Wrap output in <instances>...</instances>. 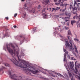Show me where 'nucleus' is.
<instances>
[{
	"label": "nucleus",
	"instance_id": "obj_25",
	"mask_svg": "<svg viewBox=\"0 0 80 80\" xmlns=\"http://www.w3.org/2000/svg\"><path fill=\"white\" fill-rule=\"evenodd\" d=\"M21 55V56L23 57V56H25V54H24L23 52H22Z\"/></svg>",
	"mask_w": 80,
	"mask_h": 80
},
{
	"label": "nucleus",
	"instance_id": "obj_53",
	"mask_svg": "<svg viewBox=\"0 0 80 80\" xmlns=\"http://www.w3.org/2000/svg\"><path fill=\"white\" fill-rule=\"evenodd\" d=\"M65 1H67V0H65Z\"/></svg>",
	"mask_w": 80,
	"mask_h": 80
},
{
	"label": "nucleus",
	"instance_id": "obj_1",
	"mask_svg": "<svg viewBox=\"0 0 80 80\" xmlns=\"http://www.w3.org/2000/svg\"><path fill=\"white\" fill-rule=\"evenodd\" d=\"M11 47L13 49L14 53L13 52V51L10 48V45H7V49L10 53L12 55H16L18 58L19 61H18L17 59H16V58H15L13 56H12L14 59H13L12 61L16 65L20 67V68H23V70L25 72V73L29 75H31V73H33V74H36V73H38L39 72V71L37 70H35L34 71L29 69L28 68H30L29 67L30 66L28 65V64L25 63V61L22 60H20L19 59V57H18V56L19 52L16 51L15 47L13 45H11Z\"/></svg>",
	"mask_w": 80,
	"mask_h": 80
},
{
	"label": "nucleus",
	"instance_id": "obj_14",
	"mask_svg": "<svg viewBox=\"0 0 80 80\" xmlns=\"http://www.w3.org/2000/svg\"><path fill=\"white\" fill-rule=\"evenodd\" d=\"M68 72L69 74L70 77H72V73H71V72H70V71H69V70H68Z\"/></svg>",
	"mask_w": 80,
	"mask_h": 80
},
{
	"label": "nucleus",
	"instance_id": "obj_48",
	"mask_svg": "<svg viewBox=\"0 0 80 80\" xmlns=\"http://www.w3.org/2000/svg\"><path fill=\"white\" fill-rule=\"evenodd\" d=\"M58 10H60V9H58Z\"/></svg>",
	"mask_w": 80,
	"mask_h": 80
},
{
	"label": "nucleus",
	"instance_id": "obj_46",
	"mask_svg": "<svg viewBox=\"0 0 80 80\" xmlns=\"http://www.w3.org/2000/svg\"><path fill=\"white\" fill-rule=\"evenodd\" d=\"M75 70H76L75 69ZM74 71L75 72V73H77V72H78V71L77 72H76V71Z\"/></svg>",
	"mask_w": 80,
	"mask_h": 80
},
{
	"label": "nucleus",
	"instance_id": "obj_16",
	"mask_svg": "<svg viewBox=\"0 0 80 80\" xmlns=\"http://www.w3.org/2000/svg\"><path fill=\"white\" fill-rule=\"evenodd\" d=\"M75 22H76L75 21H72L71 22L72 25H73V23H75Z\"/></svg>",
	"mask_w": 80,
	"mask_h": 80
},
{
	"label": "nucleus",
	"instance_id": "obj_31",
	"mask_svg": "<svg viewBox=\"0 0 80 80\" xmlns=\"http://www.w3.org/2000/svg\"><path fill=\"white\" fill-rule=\"evenodd\" d=\"M24 8H26V7H27V4H25L24 5Z\"/></svg>",
	"mask_w": 80,
	"mask_h": 80
},
{
	"label": "nucleus",
	"instance_id": "obj_17",
	"mask_svg": "<svg viewBox=\"0 0 80 80\" xmlns=\"http://www.w3.org/2000/svg\"><path fill=\"white\" fill-rule=\"evenodd\" d=\"M47 10H49V11L51 10V8H50L48 7V6H47Z\"/></svg>",
	"mask_w": 80,
	"mask_h": 80
},
{
	"label": "nucleus",
	"instance_id": "obj_33",
	"mask_svg": "<svg viewBox=\"0 0 80 80\" xmlns=\"http://www.w3.org/2000/svg\"><path fill=\"white\" fill-rule=\"evenodd\" d=\"M46 9H47V8H44L42 10V12H44V11H45V10H46Z\"/></svg>",
	"mask_w": 80,
	"mask_h": 80
},
{
	"label": "nucleus",
	"instance_id": "obj_27",
	"mask_svg": "<svg viewBox=\"0 0 80 80\" xmlns=\"http://www.w3.org/2000/svg\"><path fill=\"white\" fill-rule=\"evenodd\" d=\"M50 75H51V76H52V77H55V75L53 74H51Z\"/></svg>",
	"mask_w": 80,
	"mask_h": 80
},
{
	"label": "nucleus",
	"instance_id": "obj_4",
	"mask_svg": "<svg viewBox=\"0 0 80 80\" xmlns=\"http://www.w3.org/2000/svg\"><path fill=\"white\" fill-rule=\"evenodd\" d=\"M68 38L69 40V43L71 45V46H70L71 47H72V44H73V41L72 39V38H71V37L70 36H68Z\"/></svg>",
	"mask_w": 80,
	"mask_h": 80
},
{
	"label": "nucleus",
	"instance_id": "obj_50",
	"mask_svg": "<svg viewBox=\"0 0 80 80\" xmlns=\"http://www.w3.org/2000/svg\"><path fill=\"white\" fill-rule=\"evenodd\" d=\"M74 48H72V50H74Z\"/></svg>",
	"mask_w": 80,
	"mask_h": 80
},
{
	"label": "nucleus",
	"instance_id": "obj_54",
	"mask_svg": "<svg viewBox=\"0 0 80 80\" xmlns=\"http://www.w3.org/2000/svg\"><path fill=\"white\" fill-rule=\"evenodd\" d=\"M71 49H72L70 48V50H71Z\"/></svg>",
	"mask_w": 80,
	"mask_h": 80
},
{
	"label": "nucleus",
	"instance_id": "obj_2",
	"mask_svg": "<svg viewBox=\"0 0 80 80\" xmlns=\"http://www.w3.org/2000/svg\"><path fill=\"white\" fill-rule=\"evenodd\" d=\"M54 2H56V5H58V4H60V5L62 7H63L64 5L63 4V2H62L61 0H54ZM61 3V4H60Z\"/></svg>",
	"mask_w": 80,
	"mask_h": 80
},
{
	"label": "nucleus",
	"instance_id": "obj_47",
	"mask_svg": "<svg viewBox=\"0 0 80 80\" xmlns=\"http://www.w3.org/2000/svg\"><path fill=\"white\" fill-rule=\"evenodd\" d=\"M5 36H7V34H5Z\"/></svg>",
	"mask_w": 80,
	"mask_h": 80
},
{
	"label": "nucleus",
	"instance_id": "obj_52",
	"mask_svg": "<svg viewBox=\"0 0 80 80\" xmlns=\"http://www.w3.org/2000/svg\"><path fill=\"white\" fill-rule=\"evenodd\" d=\"M71 80H73V79H72L71 78Z\"/></svg>",
	"mask_w": 80,
	"mask_h": 80
},
{
	"label": "nucleus",
	"instance_id": "obj_56",
	"mask_svg": "<svg viewBox=\"0 0 80 80\" xmlns=\"http://www.w3.org/2000/svg\"><path fill=\"white\" fill-rule=\"evenodd\" d=\"M37 12H38V11H37Z\"/></svg>",
	"mask_w": 80,
	"mask_h": 80
},
{
	"label": "nucleus",
	"instance_id": "obj_10",
	"mask_svg": "<svg viewBox=\"0 0 80 80\" xmlns=\"http://www.w3.org/2000/svg\"><path fill=\"white\" fill-rule=\"evenodd\" d=\"M65 10H66V8H65L64 9H60V12H62V13L63 12H65Z\"/></svg>",
	"mask_w": 80,
	"mask_h": 80
},
{
	"label": "nucleus",
	"instance_id": "obj_24",
	"mask_svg": "<svg viewBox=\"0 0 80 80\" xmlns=\"http://www.w3.org/2000/svg\"><path fill=\"white\" fill-rule=\"evenodd\" d=\"M4 65L6 67H9V64H8V63H5L4 64Z\"/></svg>",
	"mask_w": 80,
	"mask_h": 80
},
{
	"label": "nucleus",
	"instance_id": "obj_51",
	"mask_svg": "<svg viewBox=\"0 0 80 80\" xmlns=\"http://www.w3.org/2000/svg\"><path fill=\"white\" fill-rule=\"evenodd\" d=\"M78 4H79V5L80 4V3H78Z\"/></svg>",
	"mask_w": 80,
	"mask_h": 80
},
{
	"label": "nucleus",
	"instance_id": "obj_35",
	"mask_svg": "<svg viewBox=\"0 0 80 80\" xmlns=\"http://www.w3.org/2000/svg\"><path fill=\"white\" fill-rule=\"evenodd\" d=\"M61 37V38H62L63 39V36H62L61 35H59Z\"/></svg>",
	"mask_w": 80,
	"mask_h": 80
},
{
	"label": "nucleus",
	"instance_id": "obj_9",
	"mask_svg": "<svg viewBox=\"0 0 80 80\" xmlns=\"http://www.w3.org/2000/svg\"><path fill=\"white\" fill-rule=\"evenodd\" d=\"M56 75H58V76H59L60 77H63L64 78H65V77L63 76L60 73H56Z\"/></svg>",
	"mask_w": 80,
	"mask_h": 80
},
{
	"label": "nucleus",
	"instance_id": "obj_37",
	"mask_svg": "<svg viewBox=\"0 0 80 80\" xmlns=\"http://www.w3.org/2000/svg\"><path fill=\"white\" fill-rule=\"evenodd\" d=\"M5 18H6V20H8V17H6Z\"/></svg>",
	"mask_w": 80,
	"mask_h": 80
},
{
	"label": "nucleus",
	"instance_id": "obj_29",
	"mask_svg": "<svg viewBox=\"0 0 80 80\" xmlns=\"http://www.w3.org/2000/svg\"><path fill=\"white\" fill-rule=\"evenodd\" d=\"M65 28L66 30H68V29H69V28H68V27H67L66 26L65 27Z\"/></svg>",
	"mask_w": 80,
	"mask_h": 80
},
{
	"label": "nucleus",
	"instance_id": "obj_28",
	"mask_svg": "<svg viewBox=\"0 0 80 80\" xmlns=\"http://www.w3.org/2000/svg\"><path fill=\"white\" fill-rule=\"evenodd\" d=\"M74 40L76 41V42H78L79 40L77 38H74Z\"/></svg>",
	"mask_w": 80,
	"mask_h": 80
},
{
	"label": "nucleus",
	"instance_id": "obj_43",
	"mask_svg": "<svg viewBox=\"0 0 80 80\" xmlns=\"http://www.w3.org/2000/svg\"><path fill=\"white\" fill-rule=\"evenodd\" d=\"M70 15H71V13H69V17H70Z\"/></svg>",
	"mask_w": 80,
	"mask_h": 80
},
{
	"label": "nucleus",
	"instance_id": "obj_39",
	"mask_svg": "<svg viewBox=\"0 0 80 80\" xmlns=\"http://www.w3.org/2000/svg\"><path fill=\"white\" fill-rule=\"evenodd\" d=\"M67 4H66L65 5V8H66V7H67Z\"/></svg>",
	"mask_w": 80,
	"mask_h": 80
},
{
	"label": "nucleus",
	"instance_id": "obj_32",
	"mask_svg": "<svg viewBox=\"0 0 80 80\" xmlns=\"http://www.w3.org/2000/svg\"><path fill=\"white\" fill-rule=\"evenodd\" d=\"M41 7V6H40V5H39L38 6V9H40V7Z\"/></svg>",
	"mask_w": 80,
	"mask_h": 80
},
{
	"label": "nucleus",
	"instance_id": "obj_44",
	"mask_svg": "<svg viewBox=\"0 0 80 80\" xmlns=\"http://www.w3.org/2000/svg\"><path fill=\"white\" fill-rule=\"evenodd\" d=\"M61 23H65V22H61Z\"/></svg>",
	"mask_w": 80,
	"mask_h": 80
},
{
	"label": "nucleus",
	"instance_id": "obj_3",
	"mask_svg": "<svg viewBox=\"0 0 80 80\" xmlns=\"http://www.w3.org/2000/svg\"><path fill=\"white\" fill-rule=\"evenodd\" d=\"M65 20V22L66 23V24L68 26H69V24L70 23V20H69V18L66 17L65 18H64Z\"/></svg>",
	"mask_w": 80,
	"mask_h": 80
},
{
	"label": "nucleus",
	"instance_id": "obj_22",
	"mask_svg": "<svg viewBox=\"0 0 80 80\" xmlns=\"http://www.w3.org/2000/svg\"><path fill=\"white\" fill-rule=\"evenodd\" d=\"M64 52H65V53H66V54H68V51H67L66 50L64 49Z\"/></svg>",
	"mask_w": 80,
	"mask_h": 80
},
{
	"label": "nucleus",
	"instance_id": "obj_42",
	"mask_svg": "<svg viewBox=\"0 0 80 80\" xmlns=\"http://www.w3.org/2000/svg\"><path fill=\"white\" fill-rule=\"evenodd\" d=\"M72 13H73V14H77V13H76L75 12H73Z\"/></svg>",
	"mask_w": 80,
	"mask_h": 80
},
{
	"label": "nucleus",
	"instance_id": "obj_6",
	"mask_svg": "<svg viewBox=\"0 0 80 80\" xmlns=\"http://www.w3.org/2000/svg\"><path fill=\"white\" fill-rule=\"evenodd\" d=\"M74 51L76 52L77 53H78V50H77V46H75V45H74Z\"/></svg>",
	"mask_w": 80,
	"mask_h": 80
},
{
	"label": "nucleus",
	"instance_id": "obj_13",
	"mask_svg": "<svg viewBox=\"0 0 80 80\" xmlns=\"http://www.w3.org/2000/svg\"><path fill=\"white\" fill-rule=\"evenodd\" d=\"M77 62H75V69L76 70V72H77V68H76V67H77Z\"/></svg>",
	"mask_w": 80,
	"mask_h": 80
},
{
	"label": "nucleus",
	"instance_id": "obj_49",
	"mask_svg": "<svg viewBox=\"0 0 80 80\" xmlns=\"http://www.w3.org/2000/svg\"><path fill=\"white\" fill-rule=\"evenodd\" d=\"M24 16H25L26 14H24Z\"/></svg>",
	"mask_w": 80,
	"mask_h": 80
},
{
	"label": "nucleus",
	"instance_id": "obj_18",
	"mask_svg": "<svg viewBox=\"0 0 80 80\" xmlns=\"http://www.w3.org/2000/svg\"><path fill=\"white\" fill-rule=\"evenodd\" d=\"M67 12L65 11V13H64L62 14V15H67Z\"/></svg>",
	"mask_w": 80,
	"mask_h": 80
},
{
	"label": "nucleus",
	"instance_id": "obj_12",
	"mask_svg": "<svg viewBox=\"0 0 80 80\" xmlns=\"http://www.w3.org/2000/svg\"><path fill=\"white\" fill-rule=\"evenodd\" d=\"M6 69V68L3 67H2V68L0 69V72H2V71H3V70H5Z\"/></svg>",
	"mask_w": 80,
	"mask_h": 80
},
{
	"label": "nucleus",
	"instance_id": "obj_8",
	"mask_svg": "<svg viewBox=\"0 0 80 80\" xmlns=\"http://www.w3.org/2000/svg\"><path fill=\"white\" fill-rule=\"evenodd\" d=\"M70 47V44H69V43L68 42L66 41V47Z\"/></svg>",
	"mask_w": 80,
	"mask_h": 80
},
{
	"label": "nucleus",
	"instance_id": "obj_21",
	"mask_svg": "<svg viewBox=\"0 0 80 80\" xmlns=\"http://www.w3.org/2000/svg\"><path fill=\"white\" fill-rule=\"evenodd\" d=\"M68 35H71V32L69 30L68 31Z\"/></svg>",
	"mask_w": 80,
	"mask_h": 80
},
{
	"label": "nucleus",
	"instance_id": "obj_26",
	"mask_svg": "<svg viewBox=\"0 0 80 80\" xmlns=\"http://www.w3.org/2000/svg\"><path fill=\"white\" fill-rule=\"evenodd\" d=\"M37 28V27H35V28H34L33 29V31L34 32H35L36 31V29Z\"/></svg>",
	"mask_w": 80,
	"mask_h": 80
},
{
	"label": "nucleus",
	"instance_id": "obj_11",
	"mask_svg": "<svg viewBox=\"0 0 80 80\" xmlns=\"http://www.w3.org/2000/svg\"><path fill=\"white\" fill-rule=\"evenodd\" d=\"M42 15L43 16V18H46L47 17V14L45 13H43L42 14Z\"/></svg>",
	"mask_w": 80,
	"mask_h": 80
},
{
	"label": "nucleus",
	"instance_id": "obj_45",
	"mask_svg": "<svg viewBox=\"0 0 80 80\" xmlns=\"http://www.w3.org/2000/svg\"><path fill=\"white\" fill-rule=\"evenodd\" d=\"M21 1H22V2H24L25 1V0H21Z\"/></svg>",
	"mask_w": 80,
	"mask_h": 80
},
{
	"label": "nucleus",
	"instance_id": "obj_36",
	"mask_svg": "<svg viewBox=\"0 0 80 80\" xmlns=\"http://www.w3.org/2000/svg\"><path fill=\"white\" fill-rule=\"evenodd\" d=\"M77 77L78 78V79H79V80H80V77L79 76H77Z\"/></svg>",
	"mask_w": 80,
	"mask_h": 80
},
{
	"label": "nucleus",
	"instance_id": "obj_40",
	"mask_svg": "<svg viewBox=\"0 0 80 80\" xmlns=\"http://www.w3.org/2000/svg\"><path fill=\"white\" fill-rule=\"evenodd\" d=\"M22 37H23V36L22 35H20V37L21 38H22Z\"/></svg>",
	"mask_w": 80,
	"mask_h": 80
},
{
	"label": "nucleus",
	"instance_id": "obj_19",
	"mask_svg": "<svg viewBox=\"0 0 80 80\" xmlns=\"http://www.w3.org/2000/svg\"><path fill=\"white\" fill-rule=\"evenodd\" d=\"M58 9H60V8L58 7L56 8L55 9L54 8V11H56V10H58Z\"/></svg>",
	"mask_w": 80,
	"mask_h": 80
},
{
	"label": "nucleus",
	"instance_id": "obj_23",
	"mask_svg": "<svg viewBox=\"0 0 80 80\" xmlns=\"http://www.w3.org/2000/svg\"><path fill=\"white\" fill-rule=\"evenodd\" d=\"M70 67H72L73 65V63L72 62V63H71V62H70Z\"/></svg>",
	"mask_w": 80,
	"mask_h": 80
},
{
	"label": "nucleus",
	"instance_id": "obj_34",
	"mask_svg": "<svg viewBox=\"0 0 80 80\" xmlns=\"http://www.w3.org/2000/svg\"><path fill=\"white\" fill-rule=\"evenodd\" d=\"M77 5V2H75V3H74V5Z\"/></svg>",
	"mask_w": 80,
	"mask_h": 80
},
{
	"label": "nucleus",
	"instance_id": "obj_55",
	"mask_svg": "<svg viewBox=\"0 0 80 80\" xmlns=\"http://www.w3.org/2000/svg\"><path fill=\"white\" fill-rule=\"evenodd\" d=\"M71 7H72V6H71Z\"/></svg>",
	"mask_w": 80,
	"mask_h": 80
},
{
	"label": "nucleus",
	"instance_id": "obj_7",
	"mask_svg": "<svg viewBox=\"0 0 80 80\" xmlns=\"http://www.w3.org/2000/svg\"><path fill=\"white\" fill-rule=\"evenodd\" d=\"M30 12L33 13H36V11H35V9L34 8H32V10H31Z\"/></svg>",
	"mask_w": 80,
	"mask_h": 80
},
{
	"label": "nucleus",
	"instance_id": "obj_15",
	"mask_svg": "<svg viewBox=\"0 0 80 80\" xmlns=\"http://www.w3.org/2000/svg\"><path fill=\"white\" fill-rule=\"evenodd\" d=\"M63 61H64V62L67 61V59H66V55H64V56Z\"/></svg>",
	"mask_w": 80,
	"mask_h": 80
},
{
	"label": "nucleus",
	"instance_id": "obj_41",
	"mask_svg": "<svg viewBox=\"0 0 80 80\" xmlns=\"http://www.w3.org/2000/svg\"><path fill=\"white\" fill-rule=\"evenodd\" d=\"M14 28H17V26L15 25L13 26Z\"/></svg>",
	"mask_w": 80,
	"mask_h": 80
},
{
	"label": "nucleus",
	"instance_id": "obj_5",
	"mask_svg": "<svg viewBox=\"0 0 80 80\" xmlns=\"http://www.w3.org/2000/svg\"><path fill=\"white\" fill-rule=\"evenodd\" d=\"M45 1L43 2V4L44 5H48V3L50 2V0H45Z\"/></svg>",
	"mask_w": 80,
	"mask_h": 80
},
{
	"label": "nucleus",
	"instance_id": "obj_20",
	"mask_svg": "<svg viewBox=\"0 0 80 80\" xmlns=\"http://www.w3.org/2000/svg\"><path fill=\"white\" fill-rule=\"evenodd\" d=\"M77 10V8L75 7L72 8L73 11H74V10Z\"/></svg>",
	"mask_w": 80,
	"mask_h": 80
},
{
	"label": "nucleus",
	"instance_id": "obj_30",
	"mask_svg": "<svg viewBox=\"0 0 80 80\" xmlns=\"http://www.w3.org/2000/svg\"><path fill=\"white\" fill-rule=\"evenodd\" d=\"M17 15L18 14L17 13L15 14L14 16V17L15 18L16 17V16H17Z\"/></svg>",
	"mask_w": 80,
	"mask_h": 80
},
{
	"label": "nucleus",
	"instance_id": "obj_38",
	"mask_svg": "<svg viewBox=\"0 0 80 80\" xmlns=\"http://www.w3.org/2000/svg\"><path fill=\"white\" fill-rule=\"evenodd\" d=\"M52 12H53V11H54V10H55V8H52Z\"/></svg>",
	"mask_w": 80,
	"mask_h": 80
},
{
	"label": "nucleus",
	"instance_id": "obj_57",
	"mask_svg": "<svg viewBox=\"0 0 80 80\" xmlns=\"http://www.w3.org/2000/svg\"><path fill=\"white\" fill-rule=\"evenodd\" d=\"M40 71V70H39Z\"/></svg>",
	"mask_w": 80,
	"mask_h": 80
}]
</instances>
